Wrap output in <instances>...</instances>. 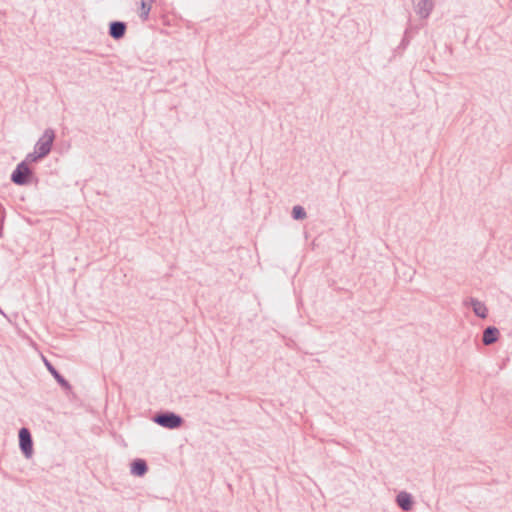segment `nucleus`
<instances>
[{
  "label": "nucleus",
  "instance_id": "nucleus-1",
  "mask_svg": "<svg viewBox=\"0 0 512 512\" xmlns=\"http://www.w3.org/2000/svg\"><path fill=\"white\" fill-rule=\"evenodd\" d=\"M153 421L161 427L167 429H177L183 424V418L170 411L159 412L153 417Z\"/></svg>",
  "mask_w": 512,
  "mask_h": 512
},
{
  "label": "nucleus",
  "instance_id": "nucleus-2",
  "mask_svg": "<svg viewBox=\"0 0 512 512\" xmlns=\"http://www.w3.org/2000/svg\"><path fill=\"white\" fill-rule=\"evenodd\" d=\"M55 140V132L51 128H47L42 136L38 139L34 149L40 153V156L46 157L51 149Z\"/></svg>",
  "mask_w": 512,
  "mask_h": 512
},
{
  "label": "nucleus",
  "instance_id": "nucleus-3",
  "mask_svg": "<svg viewBox=\"0 0 512 512\" xmlns=\"http://www.w3.org/2000/svg\"><path fill=\"white\" fill-rule=\"evenodd\" d=\"M32 170L26 162H20L11 174V181L16 185H26L30 181Z\"/></svg>",
  "mask_w": 512,
  "mask_h": 512
},
{
  "label": "nucleus",
  "instance_id": "nucleus-4",
  "mask_svg": "<svg viewBox=\"0 0 512 512\" xmlns=\"http://www.w3.org/2000/svg\"><path fill=\"white\" fill-rule=\"evenodd\" d=\"M19 447L26 458H31L33 454V440L30 430L26 427H22L19 430Z\"/></svg>",
  "mask_w": 512,
  "mask_h": 512
},
{
  "label": "nucleus",
  "instance_id": "nucleus-5",
  "mask_svg": "<svg viewBox=\"0 0 512 512\" xmlns=\"http://www.w3.org/2000/svg\"><path fill=\"white\" fill-rule=\"evenodd\" d=\"M127 25L122 21H112L109 24V35L115 40H120L125 36Z\"/></svg>",
  "mask_w": 512,
  "mask_h": 512
},
{
  "label": "nucleus",
  "instance_id": "nucleus-6",
  "mask_svg": "<svg viewBox=\"0 0 512 512\" xmlns=\"http://www.w3.org/2000/svg\"><path fill=\"white\" fill-rule=\"evenodd\" d=\"M465 304L470 305L473 309V312L478 317H480L482 319L487 317L488 309H487L486 305L483 302H481L480 300L471 297Z\"/></svg>",
  "mask_w": 512,
  "mask_h": 512
},
{
  "label": "nucleus",
  "instance_id": "nucleus-7",
  "mask_svg": "<svg viewBox=\"0 0 512 512\" xmlns=\"http://www.w3.org/2000/svg\"><path fill=\"white\" fill-rule=\"evenodd\" d=\"M499 330L494 326H488L483 331L482 342L484 345H492L499 338Z\"/></svg>",
  "mask_w": 512,
  "mask_h": 512
},
{
  "label": "nucleus",
  "instance_id": "nucleus-8",
  "mask_svg": "<svg viewBox=\"0 0 512 512\" xmlns=\"http://www.w3.org/2000/svg\"><path fill=\"white\" fill-rule=\"evenodd\" d=\"M45 365L48 369V371L51 373V375L54 377V379L57 381V383L65 390H70L71 385L70 383L56 370V368L46 359Z\"/></svg>",
  "mask_w": 512,
  "mask_h": 512
},
{
  "label": "nucleus",
  "instance_id": "nucleus-9",
  "mask_svg": "<svg viewBox=\"0 0 512 512\" xmlns=\"http://www.w3.org/2000/svg\"><path fill=\"white\" fill-rule=\"evenodd\" d=\"M396 503L403 511H410L413 506L412 496L402 491L396 496Z\"/></svg>",
  "mask_w": 512,
  "mask_h": 512
},
{
  "label": "nucleus",
  "instance_id": "nucleus-10",
  "mask_svg": "<svg viewBox=\"0 0 512 512\" xmlns=\"http://www.w3.org/2000/svg\"><path fill=\"white\" fill-rule=\"evenodd\" d=\"M148 471V466L145 460L135 459L131 463V474L134 476L142 477Z\"/></svg>",
  "mask_w": 512,
  "mask_h": 512
},
{
  "label": "nucleus",
  "instance_id": "nucleus-11",
  "mask_svg": "<svg viewBox=\"0 0 512 512\" xmlns=\"http://www.w3.org/2000/svg\"><path fill=\"white\" fill-rule=\"evenodd\" d=\"M433 9V2L431 0H418L416 12L421 18H427Z\"/></svg>",
  "mask_w": 512,
  "mask_h": 512
},
{
  "label": "nucleus",
  "instance_id": "nucleus-12",
  "mask_svg": "<svg viewBox=\"0 0 512 512\" xmlns=\"http://www.w3.org/2000/svg\"><path fill=\"white\" fill-rule=\"evenodd\" d=\"M153 0H141L140 2V18L143 21H146L148 19L149 13L151 11V4Z\"/></svg>",
  "mask_w": 512,
  "mask_h": 512
},
{
  "label": "nucleus",
  "instance_id": "nucleus-13",
  "mask_svg": "<svg viewBox=\"0 0 512 512\" xmlns=\"http://www.w3.org/2000/svg\"><path fill=\"white\" fill-rule=\"evenodd\" d=\"M306 216H307L306 211H305V209L302 206L296 205V206L293 207V209H292V217H293V219H295V220H303V219L306 218Z\"/></svg>",
  "mask_w": 512,
  "mask_h": 512
},
{
  "label": "nucleus",
  "instance_id": "nucleus-14",
  "mask_svg": "<svg viewBox=\"0 0 512 512\" xmlns=\"http://www.w3.org/2000/svg\"><path fill=\"white\" fill-rule=\"evenodd\" d=\"M44 158L43 156H40V153H38L35 149L33 152L31 153H28L26 155V158L25 160H23L22 162H26V164L28 165V163H32V162H37L38 160Z\"/></svg>",
  "mask_w": 512,
  "mask_h": 512
},
{
  "label": "nucleus",
  "instance_id": "nucleus-15",
  "mask_svg": "<svg viewBox=\"0 0 512 512\" xmlns=\"http://www.w3.org/2000/svg\"><path fill=\"white\" fill-rule=\"evenodd\" d=\"M3 237V232H2V228H0V238Z\"/></svg>",
  "mask_w": 512,
  "mask_h": 512
}]
</instances>
